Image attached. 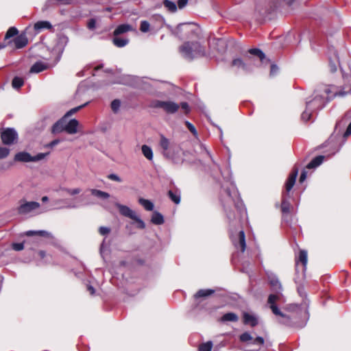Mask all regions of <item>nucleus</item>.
I'll list each match as a JSON object with an SVG mask.
<instances>
[{
    "instance_id": "nucleus-1",
    "label": "nucleus",
    "mask_w": 351,
    "mask_h": 351,
    "mask_svg": "<svg viewBox=\"0 0 351 351\" xmlns=\"http://www.w3.org/2000/svg\"><path fill=\"white\" fill-rule=\"evenodd\" d=\"M158 145L164 158L170 160L176 165H181L184 162V151L182 149L180 144L160 134Z\"/></svg>"
},
{
    "instance_id": "nucleus-2",
    "label": "nucleus",
    "mask_w": 351,
    "mask_h": 351,
    "mask_svg": "<svg viewBox=\"0 0 351 351\" xmlns=\"http://www.w3.org/2000/svg\"><path fill=\"white\" fill-rule=\"evenodd\" d=\"M318 90L316 91V95L311 100H307L306 101V105L307 106V109H311L314 112L322 109L324 107V106L331 99L332 97L335 96H344L348 92H339L335 93L332 97L328 96L330 93V89L324 86L322 91H320V93H317Z\"/></svg>"
},
{
    "instance_id": "nucleus-3",
    "label": "nucleus",
    "mask_w": 351,
    "mask_h": 351,
    "mask_svg": "<svg viewBox=\"0 0 351 351\" xmlns=\"http://www.w3.org/2000/svg\"><path fill=\"white\" fill-rule=\"evenodd\" d=\"M179 51L188 60L202 57L206 54L204 47L198 42H185L179 47Z\"/></svg>"
},
{
    "instance_id": "nucleus-4",
    "label": "nucleus",
    "mask_w": 351,
    "mask_h": 351,
    "mask_svg": "<svg viewBox=\"0 0 351 351\" xmlns=\"http://www.w3.org/2000/svg\"><path fill=\"white\" fill-rule=\"evenodd\" d=\"M241 341L245 343L246 351H258L264 344V339L261 337H254L248 332H245L239 337Z\"/></svg>"
},
{
    "instance_id": "nucleus-5",
    "label": "nucleus",
    "mask_w": 351,
    "mask_h": 351,
    "mask_svg": "<svg viewBox=\"0 0 351 351\" xmlns=\"http://www.w3.org/2000/svg\"><path fill=\"white\" fill-rule=\"evenodd\" d=\"M69 42V38L64 34H60L58 36L56 44L52 49L51 53L55 56L53 65H56L60 60L62 54Z\"/></svg>"
},
{
    "instance_id": "nucleus-6",
    "label": "nucleus",
    "mask_w": 351,
    "mask_h": 351,
    "mask_svg": "<svg viewBox=\"0 0 351 351\" xmlns=\"http://www.w3.org/2000/svg\"><path fill=\"white\" fill-rule=\"evenodd\" d=\"M19 204L17 211L21 215H32L40 206L37 202H27L25 199L20 200Z\"/></svg>"
},
{
    "instance_id": "nucleus-7",
    "label": "nucleus",
    "mask_w": 351,
    "mask_h": 351,
    "mask_svg": "<svg viewBox=\"0 0 351 351\" xmlns=\"http://www.w3.org/2000/svg\"><path fill=\"white\" fill-rule=\"evenodd\" d=\"M151 106L154 108H162L168 114H174L180 108V105L171 101L154 100Z\"/></svg>"
},
{
    "instance_id": "nucleus-8",
    "label": "nucleus",
    "mask_w": 351,
    "mask_h": 351,
    "mask_svg": "<svg viewBox=\"0 0 351 351\" xmlns=\"http://www.w3.org/2000/svg\"><path fill=\"white\" fill-rule=\"evenodd\" d=\"M49 154L47 153H39L36 156H31L30 154L26 152H20L15 154L14 160L18 162H38L43 160Z\"/></svg>"
},
{
    "instance_id": "nucleus-9",
    "label": "nucleus",
    "mask_w": 351,
    "mask_h": 351,
    "mask_svg": "<svg viewBox=\"0 0 351 351\" xmlns=\"http://www.w3.org/2000/svg\"><path fill=\"white\" fill-rule=\"evenodd\" d=\"M232 66L247 73L252 71L254 66H258V64L255 63L252 57L247 56L246 62H244L241 58L234 59L232 62Z\"/></svg>"
},
{
    "instance_id": "nucleus-10",
    "label": "nucleus",
    "mask_w": 351,
    "mask_h": 351,
    "mask_svg": "<svg viewBox=\"0 0 351 351\" xmlns=\"http://www.w3.org/2000/svg\"><path fill=\"white\" fill-rule=\"evenodd\" d=\"M230 237L235 247L240 248L241 252L243 253L246 247L245 236L243 230H239L238 233H235L231 230Z\"/></svg>"
},
{
    "instance_id": "nucleus-11",
    "label": "nucleus",
    "mask_w": 351,
    "mask_h": 351,
    "mask_svg": "<svg viewBox=\"0 0 351 351\" xmlns=\"http://www.w3.org/2000/svg\"><path fill=\"white\" fill-rule=\"evenodd\" d=\"M226 193L228 197V201L233 203L237 209L241 212L243 210V203L235 186L232 184L231 188L226 189Z\"/></svg>"
},
{
    "instance_id": "nucleus-12",
    "label": "nucleus",
    "mask_w": 351,
    "mask_h": 351,
    "mask_svg": "<svg viewBox=\"0 0 351 351\" xmlns=\"http://www.w3.org/2000/svg\"><path fill=\"white\" fill-rule=\"evenodd\" d=\"M196 29L191 23H181L177 26L173 31V34L182 39L185 37H190L191 34H194Z\"/></svg>"
},
{
    "instance_id": "nucleus-13",
    "label": "nucleus",
    "mask_w": 351,
    "mask_h": 351,
    "mask_svg": "<svg viewBox=\"0 0 351 351\" xmlns=\"http://www.w3.org/2000/svg\"><path fill=\"white\" fill-rule=\"evenodd\" d=\"M275 294H270L268 297L267 302L269 304L272 313L276 315L285 317V315L278 309L276 302L279 301L282 296L281 292L276 291Z\"/></svg>"
},
{
    "instance_id": "nucleus-14",
    "label": "nucleus",
    "mask_w": 351,
    "mask_h": 351,
    "mask_svg": "<svg viewBox=\"0 0 351 351\" xmlns=\"http://www.w3.org/2000/svg\"><path fill=\"white\" fill-rule=\"evenodd\" d=\"M17 133L12 128H8L4 130L1 135V140L5 145H11L17 138Z\"/></svg>"
},
{
    "instance_id": "nucleus-15",
    "label": "nucleus",
    "mask_w": 351,
    "mask_h": 351,
    "mask_svg": "<svg viewBox=\"0 0 351 351\" xmlns=\"http://www.w3.org/2000/svg\"><path fill=\"white\" fill-rule=\"evenodd\" d=\"M250 55L256 56L258 59V62H256L253 58L252 59L255 61V63L258 64V66L261 64L267 65L269 60L266 58L265 53L259 49H251L248 51Z\"/></svg>"
},
{
    "instance_id": "nucleus-16",
    "label": "nucleus",
    "mask_w": 351,
    "mask_h": 351,
    "mask_svg": "<svg viewBox=\"0 0 351 351\" xmlns=\"http://www.w3.org/2000/svg\"><path fill=\"white\" fill-rule=\"evenodd\" d=\"M114 205L119 209L120 214L124 217L133 219L136 215V213L127 206L118 202H116Z\"/></svg>"
},
{
    "instance_id": "nucleus-17",
    "label": "nucleus",
    "mask_w": 351,
    "mask_h": 351,
    "mask_svg": "<svg viewBox=\"0 0 351 351\" xmlns=\"http://www.w3.org/2000/svg\"><path fill=\"white\" fill-rule=\"evenodd\" d=\"M267 278L270 286L274 291H282V285L276 277V276L272 273H267Z\"/></svg>"
},
{
    "instance_id": "nucleus-18",
    "label": "nucleus",
    "mask_w": 351,
    "mask_h": 351,
    "mask_svg": "<svg viewBox=\"0 0 351 351\" xmlns=\"http://www.w3.org/2000/svg\"><path fill=\"white\" fill-rule=\"evenodd\" d=\"M53 64L50 65L49 63H45L41 61H38L35 62L32 67L30 68V73H38L45 70H47L50 66H53Z\"/></svg>"
},
{
    "instance_id": "nucleus-19",
    "label": "nucleus",
    "mask_w": 351,
    "mask_h": 351,
    "mask_svg": "<svg viewBox=\"0 0 351 351\" xmlns=\"http://www.w3.org/2000/svg\"><path fill=\"white\" fill-rule=\"evenodd\" d=\"M298 174V169L297 168H294L292 170V172L290 173V175L286 182V184H285V188H286L287 192L289 193L292 189L293 186H294V184L295 183V180H296Z\"/></svg>"
},
{
    "instance_id": "nucleus-20",
    "label": "nucleus",
    "mask_w": 351,
    "mask_h": 351,
    "mask_svg": "<svg viewBox=\"0 0 351 351\" xmlns=\"http://www.w3.org/2000/svg\"><path fill=\"white\" fill-rule=\"evenodd\" d=\"M79 125V122L75 119H71L67 122L66 120V125L64 128L65 132H66L69 134H74L77 132V127Z\"/></svg>"
},
{
    "instance_id": "nucleus-21",
    "label": "nucleus",
    "mask_w": 351,
    "mask_h": 351,
    "mask_svg": "<svg viewBox=\"0 0 351 351\" xmlns=\"http://www.w3.org/2000/svg\"><path fill=\"white\" fill-rule=\"evenodd\" d=\"M243 323L254 327L258 323V317L255 315L245 312L243 313Z\"/></svg>"
},
{
    "instance_id": "nucleus-22",
    "label": "nucleus",
    "mask_w": 351,
    "mask_h": 351,
    "mask_svg": "<svg viewBox=\"0 0 351 351\" xmlns=\"http://www.w3.org/2000/svg\"><path fill=\"white\" fill-rule=\"evenodd\" d=\"M66 125V118L63 117L56 123H55L52 127L53 133H60L65 131L64 128Z\"/></svg>"
},
{
    "instance_id": "nucleus-23",
    "label": "nucleus",
    "mask_w": 351,
    "mask_h": 351,
    "mask_svg": "<svg viewBox=\"0 0 351 351\" xmlns=\"http://www.w3.org/2000/svg\"><path fill=\"white\" fill-rule=\"evenodd\" d=\"M27 38L25 34H21L14 39V43L17 49H21L27 45Z\"/></svg>"
},
{
    "instance_id": "nucleus-24",
    "label": "nucleus",
    "mask_w": 351,
    "mask_h": 351,
    "mask_svg": "<svg viewBox=\"0 0 351 351\" xmlns=\"http://www.w3.org/2000/svg\"><path fill=\"white\" fill-rule=\"evenodd\" d=\"M34 29L36 32H40L43 29H52V25L49 21H40L34 24Z\"/></svg>"
},
{
    "instance_id": "nucleus-25",
    "label": "nucleus",
    "mask_w": 351,
    "mask_h": 351,
    "mask_svg": "<svg viewBox=\"0 0 351 351\" xmlns=\"http://www.w3.org/2000/svg\"><path fill=\"white\" fill-rule=\"evenodd\" d=\"M133 27L132 25L129 24H121L119 25L114 31V36H119L120 34H124L125 32L132 31Z\"/></svg>"
},
{
    "instance_id": "nucleus-26",
    "label": "nucleus",
    "mask_w": 351,
    "mask_h": 351,
    "mask_svg": "<svg viewBox=\"0 0 351 351\" xmlns=\"http://www.w3.org/2000/svg\"><path fill=\"white\" fill-rule=\"evenodd\" d=\"M324 158V156L315 157L306 165V168L311 169L317 167L323 162Z\"/></svg>"
},
{
    "instance_id": "nucleus-27",
    "label": "nucleus",
    "mask_w": 351,
    "mask_h": 351,
    "mask_svg": "<svg viewBox=\"0 0 351 351\" xmlns=\"http://www.w3.org/2000/svg\"><path fill=\"white\" fill-rule=\"evenodd\" d=\"M220 320L222 322H236L239 320V317L236 313L230 312V313L224 314L221 317Z\"/></svg>"
},
{
    "instance_id": "nucleus-28",
    "label": "nucleus",
    "mask_w": 351,
    "mask_h": 351,
    "mask_svg": "<svg viewBox=\"0 0 351 351\" xmlns=\"http://www.w3.org/2000/svg\"><path fill=\"white\" fill-rule=\"evenodd\" d=\"M24 234H25V235L28 236V237H32V236H40V237H51V233H49L45 230H38V231L29 230V231L25 232Z\"/></svg>"
},
{
    "instance_id": "nucleus-29",
    "label": "nucleus",
    "mask_w": 351,
    "mask_h": 351,
    "mask_svg": "<svg viewBox=\"0 0 351 351\" xmlns=\"http://www.w3.org/2000/svg\"><path fill=\"white\" fill-rule=\"evenodd\" d=\"M141 151H142V153L143 154V156L148 160H153V158H154V154H153V151H152V149L147 145H142L141 147Z\"/></svg>"
},
{
    "instance_id": "nucleus-30",
    "label": "nucleus",
    "mask_w": 351,
    "mask_h": 351,
    "mask_svg": "<svg viewBox=\"0 0 351 351\" xmlns=\"http://www.w3.org/2000/svg\"><path fill=\"white\" fill-rule=\"evenodd\" d=\"M301 262L304 266L305 270L307 264V252L306 250H300L298 259L296 260V267L298 265V262Z\"/></svg>"
},
{
    "instance_id": "nucleus-31",
    "label": "nucleus",
    "mask_w": 351,
    "mask_h": 351,
    "mask_svg": "<svg viewBox=\"0 0 351 351\" xmlns=\"http://www.w3.org/2000/svg\"><path fill=\"white\" fill-rule=\"evenodd\" d=\"M151 221L154 224L161 225L164 223V217L160 213L155 211L152 215Z\"/></svg>"
},
{
    "instance_id": "nucleus-32",
    "label": "nucleus",
    "mask_w": 351,
    "mask_h": 351,
    "mask_svg": "<svg viewBox=\"0 0 351 351\" xmlns=\"http://www.w3.org/2000/svg\"><path fill=\"white\" fill-rule=\"evenodd\" d=\"M214 289H200L195 295V298H206L215 293Z\"/></svg>"
},
{
    "instance_id": "nucleus-33",
    "label": "nucleus",
    "mask_w": 351,
    "mask_h": 351,
    "mask_svg": "<svg viewBox=\"0 0 351 351\" xmlns=\"http://www.w3.org/2000/svg\"><path fill=\"white\" fill-rule=\"evenodd\" d=\"M90 191L93 195H94L98 198H100V199H108L110 197L109 193L102 191H100V190H98V189H90Z\"/></svg>"
},
{
    "instance_id": "nucleus-34",
    "label": "nucleus",
    "mask_w": 351,
    "mask_h": 351,
    "mask_svg": "<svg viewBox=\"0 0 351 351\" xmlns=\"http://www.w3.org/2000/svg\"><path fill=\"white\" fill-rule=\"evenodd\" d=\"M139 204L144 207L146 210L152 211L154 210V204L148 199H145L143 198L138 199Z\"/></svg>"
},
{
    "instance_id": "nucleus-35",
    "label": "nucleus",
    "mask_w": 351,
    "mask_h": 351,
    "mask_svg": "<svg viewBox=\"0 0 351 351\" xmlns=\"http://www.w3.org/2000/svg\"><path fill=\"white\" fill-rule=\"evenodd\" d=\"M168 196L171 200L176 204H178L180 202V193L179 191H168Z\"/></svg>"
},
{
    "instance_id": "nucleus-36",
    "label": "nucleus",
    "mask_w": 351,
    "mask_h": 351,
    "mask_svg": "<svg viewBox=\"0 0 351 351\" xmlns=\"http://www.w3.org/2000/svg\"><path fill=\"white\" fill-rule=\"evenodd\" d=\"M112 43L117 47H123L128 44L129 40L127 38L115 37L112 39Z\"/></svg>"
},
{
    "instance_id": "nucleus-37",
    "label": "nucleus",
    "mask_w": 351,
    "mask_h": 351,
    "mask_svg": "<svg viewBox=\"0 0 351 351\" xmlns=\"http://www.w3.org/2000/svg\"><path fill=\"white\" fill-rule=\"evenodd\" d=\"M164 6L170 12H175L177 10L176 4L170 0H164Z\"/></svg>"
},
{
    "instance_id": "nucleus-38",
    "label": "nucleus",
    "mask_w": 351,
    "mask_h": 351,
    "mask_svg": "<svg viewBox=\"0 0 351 351\" xmlns=\"http://www.w3.org/2000/svg\"><path fill=\"white\" fill-rule=\"evenodd\" d=\"M313 112L314 111L312 110L311 109H307V106H306V109L304 110V111H303L301 115L302 120L303 121H307L310 120Z\"/></svg>"
},
{
    "instance_id": "nucleus-39",
    "label": "nucleus",
    "mask_w": 351,
    "mask_h": 351,
    "mask_svg": "<svg viewBox=\"0 0 351 351\" xmlns=\"http://www.w3.org/2000/svg\"><path fill=\"white\" fill-rule=\"evenodd\" d=\"M334 56L335 58L334 60L332 59V57H329V66L332 72H335L337 69V62H338V58L335 52H334Z\"/></svg>"
},
{
    "instance_id": "nucleus-40",
    "label": "nucleus",
    "mask_w": 351,
    "mask_h": 351,
    "mask_svg": "<svg viewBox=\"0 0 351 351\" xmlns=\"http://www.w3.org/2000/svg\"><path fill=\"white\" fill-rule=\"evenodd\" d=\"M24 84V81L21 77H15L12 80V86L14 88L18 89L21 88Z\"/></svg>"
},
{
    "instance_id": "nucleus-41",
    "label": "nucleus",
    "mask_w": 351,
    "mask_h": 351,
    "mask_svg": "<svg viewBox=\"0 0 351 351\" xmlns=\"http://www.w3.org/2000/svg\"><path fill=\"white\" fill-rule=\"evenodd\" d=\"M213 348V342L208 341L206 343H202L199 346V351H211Z\"/></svg>"
},
{
    "instance_id": "nucleus-42",
    "label": "nucleus",
    "mask_w": 351,
    "mask_h": 351,
    "mask_svg": "<svg viewBox=\"0 0 351 351\" xmlns=\"http://www.w3.org/2000/svg\"><path fill=\"white\" fill-rule=\"evenodd\" d=\"M18 33V29L14 27H12L9 28L8 30L7 31L5 36V39H9L14 36H16Z\"/></svg>"
},
{
    "instance_id": "nucleus-43",
    "label": "nucleus",
    "mask_w": 351,
    "mask_h": 351,
    "mask_svg": "<svg viewBox=\"0 0 351 351\" xmlns=\"http://www.w3.org/2000/svg\"><path fill=\"white\" fill-rule=\"evenodd\" d=\"M61 190L66 192L70 195H75L79 194L82 190L80 188L69 189V188H61Z\"/></svg>"
},
{
    "instance_id": "nucleus-44",
    "label": "nucleus",
    "mask_w": 351,
    "mask_h": 351,
    "mask_svg": "<svg viewBox=\"0 0 351 351\" xmlns=\"http://www.w3.org/2000/svg\"><path fill=\"white\" fill-rule=\"evenodd\" d=\"M88 103H86L83 105H81V106H79L77 107H75V108H73L72 109H71L70 110H69L65 114H64V117L66 119H67L69 117L73 115V114H75V112H77L78 110H80V109H82L83 107L86 106L87 105Z\"/></svg>"
},
{
    "instance_id": "nucleus-45",
    "label": "nucleus",
    "mask_w": 351,
    "mask_h": 351,
    "mask_svg": "<svg viewBox=\"0 0 351 351\" xmlns=\"http://www.w3.org/2000/svg\"><path fill=\"white\" fill-rule=\"evenodd\" d=\"M281 209L283 213H289L290 204L285 198H284L282 201Z\"/></svg>"
},
{
    "instance_id": "nucleus-46",
    "label": "nucleus",
    "mask_w": 351,
    "mask_h": 351,
    "mask_svg": "<svg viewBox=\"0 0 351 351\" xmlns=\"http://www.w3.org/2000/svg\"><path fill=\"white\" fill-rule=\"evenodd\" d=\"M121 106V101L119 99H114L111 102V108L114 112H117Z\"/></svg>"
},
{
    "instance_id": "nucleus-47",
    "label": "nucleus",
    "mask_w": 351,
    "mask_h": 351,
    "mask_svg": "<svg viewBox=\"0 0 351 351\" xmlns=\"http://www.w3.org/2000/svg\"><path fill=\"white\" fill-rule=\"evenodd\" d=\"M150 25L147 21H143L141 23L140 30L142 32H147L149 30Z\"/></svg>"
},
{
    "instance_id": "nucleus-48",
    "label": "nucleus",
    "mask_w": 351,
    "mask_h": 351,
    "mask_svg": "<svg viewBox=\"0 0 351 351\" xmlns=\"http://www.w3.org/2000/svg\"><path fill=\"white\" fill-rule=\"evenodd\" d=\"M137 223V228L139 229H144L145 228V223L144 221L136 215L133 219Z\"/></svg>"
},
{
    "instance_id": "nucleus-49",
    "label": "nucleus",
    "mask_w": 351,
    "mask_h": 351,
    "mask_svg": "<svg viewBox=\"0 0 351 351\" xmlns=\"http://www.w3.org/2000/svg\"><path fill=\"white\" fill-rule=\"evenodd\" d=\"M10 153V149L6 147H0V159L6 158Z\"/></svg>"
},
{
    "instance_id": "nucleus-50",
    "label": "nucleus",
    "mask_w": 351,
    "mask_h": 351,
    "mask_svg": "<svg viewBox=\"0 0 351 351\" xmlns=\"http://www.w3.org/2000/svg\"><path fill=\"white\" fill-rule=\"evenodd\" d=\"M185 124H186V127L188 128V129L189 130V131L193 135L196 136L197 134V130H196L195 128L194 127V125L192 123H191L189 121H186Z\"/></svg>"
},
{
    "instance_id": "nucleus-51",
    "label": "nucleus",
    "mask_w": 351,
    "mask_h": 351,
    "mask_svg": "<svg viewBox=\"0 0 351 351\" xmlns=\"http://www.w3.org/2000/svg\"><path fill=\"white\" fill-rule=\"evenodd\" d=\"M12 246L15 251H21L24 248L23 243H14Z\"/></svg>"
},
{
    "instance_id": "nucleus-52",
    "label": "nucleus",
    "mask_w": 351,
    "mask_h": 351,
    "mask_svg": "<svg viewBox=\"0 0 351 351\" xmlns=\"http://www.w3.org/2000/svg\"><path fill=\"white\" fill-rule=\"evenodd\" d=\"M95 26H96V21L95 19H90L88 22V24H87V27L89 29H94L95 28Z\"/></svg>"
},
{
    "instance_id": "nucleus-53",
    "label": "nucleus",
    "mask_w": 351,
    "mask_h": 351,
    "mask_svg": "<svg viewBox=\"0 0 351 351\" xmlns=\"http://www.w3.org/2000/svg\"><path fill=\"white\" fill-rule=\"evenodd\" d=\"M99 232L101 235H106L110 232V229L108 227L101 226L99 228Z\"/></svg>"
},
{
    "instance_id": "nucleus-54",
    "label": "nucleus",
    "mask_w": 351,
    "mask_h": 351,
    "mask_svg": "<svg viewBox=\"0 0 351 351\" xmlns=\"http://www.w3.org/2000/svg\"><path fill=\"white\" fill-rule=\"evenodd\" d=\"M278 71V67L276 64L271 65L270 75H275Z\"/></svg>"
},
{
    "instance_id": "nucleus-55",
    "label": "nucleus",
    "mask_w": 351,
    "mask_h": 351,
    "mask_svg": "<svg viewBox=\"0 0 351 351\" xmlns=\"http://www.w3.org/2000/svg\"><path fill=\"white\" fill-rule=\"evenodd\" d=\"M108 178L111 180H114L119 182H121V179L117 174L114 173H111L108 175Z\"/></svg>"
},
{
    "instance_id": "nucleus-56",
    "label": "nucleus",
    "mask_w": 351,
    "mask_h": 351,
    "mask_svg": "<svg viewBox=\"0 0 351 351\" xmlns=\"http://www.w3.org/2000/svg\"><path fill=\"white\" fill-rule=\"evenodd\" d=\"M188 3V0H178V6L180 9L184 8Z\"/></svg>"
},
{
    "instance_id": "nucleus-57",
    "label": "nucleus",
    "mask_w": 351,
    "mask_h": 351,
    "mask_svg": "<svg viewBox=\"0 0 351 351\" xmlns=\"http://www.w3.org/2000/svg\"><path fill=\"white\" fill-rule=\"evenodd\" d=\"M60 143V140L58 139H56V140H53L51 142H50L49 143H48L47 145H45L46 147H50V148H52L54 146L57 145L58 143Z\"/></svg>"
},
{
    "instance_id": "nucleus-58",
    "label": "nucleus",
    "mask_w": 351,
    "mask_h": 351,
    "mask_svg": "<svg viewBox=\"0 0 351 351\" xmlns=\"http://www.w3.org/2000/svg\"><path fill=\"white\" fill-rule=\"evenodd\" d=\"M182 109L184 110L186 113H188L189 111V104L186 102H182L180 106Z\"/></svg>"
},
{
    "instance_id": "nucleus-59",
    "label": "nucleus",
    "mask_w": 351,
    "mask_h": 351,
    "mask_svg": "<svg viewBox=\"0 0 351 351\" xmlns=\"http://www.w3.org/2000/svg\"><path fill=\"white\" fill-rule=\"evenodd\" d=\"M351 134V123L348 125L344 134H343V137L344 138H347L348 136H349Z\"/></svg>"
},
{
    "instance_id": "nucleus-60",
    "label": "nucleus",
    "mask_w": 351,
    "mask_h": 351,
    "mask_svg": "<svg viewBox=\"0 0 351 351\" xmlns=\"http://www.w3.org/2000/svg\"><path fill=\"white\" fill-rule=\"evenodd\" d=\"M306 178V172L303 171L300 177V182H303Z\"/></svg>"
},
{
    "instance_id": "nucleus-61",
    "label": "nucleus",
    "mask_w": 351,
    "mask_h": 351,
    "mask_svg": "<svg viewBox=\"0 0 351 351\" xmlns=\"http://www.w3.org/2000/svg\"><path fill=\"white\" fill-rule=\"evenodd\" d=\"M66 208H78V205L75 204H71L66 206Z\"/></svg>"
},
{
    "instance_id": "nucleus-62",
    "label": "nucleus",
    "mask_w": 351,
    "mask_h": 351,
    "mask_svg": "<svg viewBox=\"0 0 351 351\" xmlns=\"http://www.w3.org/2000/svg\"><path fill=\"white\" fill-rule=\"evenodd\" d=\"M88 290L90 291L91 295H93L95 293V289L92 286L89 285L88 287Z\"/></svg>"
},
{
    "instance_id": "nucleus-63",
    "label": "nucleus",
    "mask_w": 351,
    "mask_h": 351,
    "mask_svg": "<svg viewBox=\"0 0 351 351\" xmlns=\"http://www.w3.org/2000/svg\"><path fill=\"white\" fill-rule=\"evenodd\" d=\"M39 255H40V256L41 258H44V257H45V252H44V251H40V252H39Z\"/></svg>"
},
{
    "instance_id": "nucleus-64",
    "label": "nucleus",
    "mask_w": 351,
    "mask_h": 351,
    "mask_svg": "<svg viewBox=\"0 0 351 351\" xmlns=\"http://www.w3.org/2000/svg\"><path fill=\"white\" fill-rule=\"evenodd\" d=\"M48 199H49V198H48V197H47V196H43V197H42V201H43V202H47V201H48Z\"/></svg>"
}]
</instances>
